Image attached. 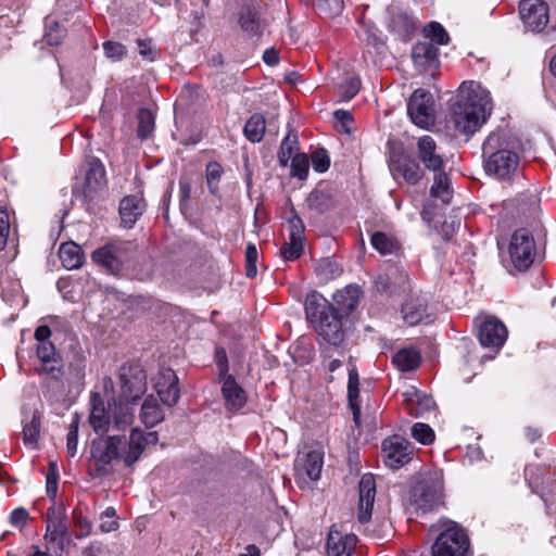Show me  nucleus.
<instances>
[{
    "label": "nucleus",
    "instance_id": "1",
    "mask_svg": "<svg viewBox=\"0 0 556 556\" xmlns=\"http://www.w3.org/2000/svg\"><path fill=\"white\" fill-rule=\"evenodd\" d=\"M483 168L488 176L513 182L522 176L519 142L506 130L492 131L482 144Z\"/></svg>",
    "mask_w": 556,
    "mask_h": 556
},
{
    "label": "nucleus",
    "instance_id": "2",
    "mask_svg": "<svg viewBox=\"0 0 556 556\" xmlns=\"http://www.w3.org/2000/svg\"><path fill=\"white\" fill-rule=\"evenodd\" d=\"M304 309L307 320L315 332L326 343L341 348L345 341V317L333 311L330 302L319 292L313 291L306 295Z\"/></svg>",
    "mask_w": 556,
    "mask_h": 556
},
{
    "label": "nucleus",
    "instance_id": "3",
    "mask_svg": "<svg viewBox=\"0 0 556 556\" xmlns=\"http://www.w3.org/2000/svg\"><path fill=\"white\" fill-rule=\"evenodd\" d=\"M93 478H102L112 473L111 464L113 460H122L126 467L135 463H128L129 444L124 435H109L103 439L93 440L90 446Z\"/></svg>",
    "mask_w": 556,
    "mask_h": 556
},
{
    "label": "nucleus",
    "instance_id": "4",
    "mask_svg": "<svg viewBox=\"0 0 556 556\" xmlns=\"http://www.w3.org/2000/svg\"><path fill=\"white\" fill-rule=\"evenodd\" d=\"M486 116L485 104L470 100L457 101L453 106L448 123L452 124L456 132L469 136L485 123Z\"/></svg>",
    "mask_w": 556,
    "mask_h": 556
},
{
    "label": "nucleus",
    "instance_id": "5",
    "mask_svg": "<svg viewBox=\"0 0 556 556\" xmlns=\"http://www.w3.org/2000/svg\"><path fill=\"white\" fill-rule=\"evenodd\" d=\"M443 482L438 472L422 477L410 491V501L416 511H432L443 505Z\"/></svg>",
    "mask_w": 556,
    "mask_h": 556
},
{
    "label": "nucleus",
    "instance_id": "6",
    "mask_svg": "<svg viewBox=\"0 0 556 556\" xmlns=\"http://www.w3.org/2000/svg\"><path fill=\"white\" fill-rule=\"evenodd\" d=\"M441 528L432 544V556H466L469 538L465 530L451 520L444 521Z\"/></svg>",
    "mask_w": 556,
    "mask_h": 556
},
{
    "label": "nucleus",
    "instance_id": "7",
    "mask_svg": "<svg viewBox=\"0 0 556 556\" xmlns=\"http://www.w3.org/2000/svg\"><path fill=\"white\" fill-rule=\"evenodd\" d=\"M389 168L394 179L402 178L410 186L417 185L425 177L419 161L401 146L390 150Z\"/></svg>",
    "mask_w": 556,
    "mask_h": 556
},
{
    "label": "nucleus",
    "instance_id": "8",
    "mask_svg": "<svg viewBox=\"0 0 556 556\" xmlns=\"http://www.w3.org/2000/svg\"><path fill=\"white\" fill-rule=\"evenodd\" d=\"M119 401L134 403L147 391V375L139 365L125 364L119 368Z\"/></svg>",
    "mask_w": 556,
    "mask_h": 556
},
{
    "label": "nucleus",
    "instance_id": "9",
    "mask_svg": "<svg viewBox=\"0 0 556 556\" xmlns=\"http://www.w3.org/2000/svg\"><path fill=\"white\" fill-rule=\"evenodd\" d=\"M509 255L514 266L527 270L534 261L535 242L529 230L522 228L514 232L509 244Z\"/></svg>",
    "mask_w": 556,
    "mask_h": 556
},
{
    "label": "nucleus",
    "instance_id": "10",
    "mask_svg": "<svg viewBox=\"0 0 556 556\" xmlns=\"http://www.w3.org/2000/svg\"><path fill=\"white\" fill-rule=\"evenodd\" d=\"M433 105L432 94L427 90L417 89L408 100L407 113L416 126L428 128L434 124Z\"/></svg>",
    "mask_w": 556,
    "mask_h": 556
},
{
    "label": "nucleus",
    "instance_id": "11",
    "mask_svg": "<svg viewBox=\"0 0 556 556\" xmlns=\"http://www.w3.org/2000/svg\"><path fill=\"white\" fill-rule=\"evenodd\" d=\"M414 454L413 444L405 438L394 434L382 441V455L387 467L399 469L408 464Z\"/></svg>",
    "mask_w": 556,
    "mask_h": 556
},
{
    "label": "nucleus",
    "instance_id": "12",
    "mask_svg": "<svg viewBox=\"0 0 556 556\" xmlns=\"http://www.w3.org/2000/svg\"><path fill=\"white\" fill-rule=\"evenodd\" d=\"M124 243H108L92 252V261L105 268L109 273L117 275L122 271L127 260Z\"/></svg>",
    "mask_w": 556,
    "mask_h": 556
},
{
    "label": "nucleus",
    "instance_id": "13",
    "mask_svg": "<svg viewBox=\"0 0 556 556\" xmlns=\"http://www.w3.org/2000/svg\"><path fill=\"white\" fill-rule=\"evenodd\" d=\"M519 14L526 27L532 31L543 30L548 23V7L543 0H521Z\"/></svg>",
    "mask_w": 556,
    "mask_h": 556
},
{
    "label": "nucleus",
    "instance_id": "14",
    "mask_svg": "<svg viewBox=\"0 0 556 556\" xmlns=\"http://www.w3.org/2000/svg\"><path fill=\"white\" fill-rule=\"evenodd\" d=\"M417 160L424 167L433 173H439L445 167V160L439 152L437 141L430 135H424L416 142Z\"/></svg>",
    "mask_w": 556,
    "mask_h": 556
},
{
    "label": "nucleus",
    "instance_id": "15",
    "mask_svg": "<svg viewBox=\"0 0 556 556\" xmlns=\"http://www.w3.org/2000/svg\"><path fill=\"white\" fill-rule=\"evenodd\" d=\"M293 215L288 220L289 227V241L286 242L281 249V256L286 261H294L299 258L303 253V241L305 226L302 218L292 211Z\"/></svg>",
    "mask_w": 556,
    "mask_h": 556
},
{
    "label": "nucleus",
    "instance_id": "16",
    "mask_svg": "<svg viewBox=\"0 0 556 556\" xmlns=\"http://www.w3.org/2000/svg\"><path fill=\"white\" fill-rule=\"evenodd\" d=\"M412 58L416 68L424 74L434 76L440 66L439 49L431 41H422L414 45Z\"/></svg>",
    "mask_w": 556,
    "mask_h": 556
},
{
    "label": "nucleus",
    "instance_id": "17",
    "mask_svg": "<svg viewBox=\"0 0 556 556\" xmlns=\"http://www.w3.org/2000/svg\"><path fill=\"white\" fill-rule=\"evenodd\" d=\"M508 336L506 326L497 318L485 319L479 327L478 338L482 346L498 351Z\"/></svg>",
    "mask_w": 556,
    "mask_h": 556
},
{
    "label": "nucleus",
    "instance_id": "18",
    "mask_svg": "<svg viewBox=\"0 0 556 556\" xmlns=\"http://www.w3.org/2000/svg\"><path fill=\"white\" fill-rule=\"evenodd\" d=\"M358 493L357 519L361 523H367L371 518L376 496V481L371 473L363 475L358 483Z\"/></svg>",
    "mask_w": 556,
    "mask_h": 556
},
{
    "label": "nucleus",
    "instance_id": "19",
    "mask_svg": "<svg viewBox=\"0 0 556 556\" xmlns=\"http://www.w3.org/2000/svg\"><path fill=\"white\" fill-rule=\"evenodd\" d=\"M178 383V377L173 369L165 368L160 372L155 390L164 405L172 407L177 404L180 397Z\"/></svg>",
    "mask_w": 556,
    "mask_h": 556
},
{
    "label": "nucleus",
    "instance_id": "20",
    "mask_svg": "<svg viewBox=\"0 0 556 556\" xmlns=\"http://www.w3.org/2000/svg\"><path fill=\"white\" fill-rule=\"evenodd\" d=\"M362 290L357 285H348L345 288L338 290L332 295L333 302L330 305L339 315L348 318L350 314L357 307Z\"/></svg>",
    "mask_w": 556,
    "mask_h": 556
},
{
    "label": "nucleus",
    "instance_id": "21",
    "mask_svg": "<svg viewBox=\"0 0 556 556\" xmlns=\"http://www.w3.org/2000/svg\"><path fill=\"white\" fill-rule=\"evenodd\" d=\"M106 185V174L103 163L94 156L87 160V170L85 175L84 195L93 198V195Z\"/></svg>",
    "mask_w": 556,
    "mask_h": 556
},
{
    "label": "nucleus",
    "instance_id": "22",
    "mask_svg": "<svg viewBox=\"0 0 556 556\" xmlns=\"http://www.w3.org/2000/svg\"><path fill=\"white\" fill-rule=\"evenodd\" d=\"M357 544V536L353 533L343 534L331 527L326 543L328 556H352Z\"/></svg>",
    "mask_w": 556,
    "mask_h": 556
},
{
    "label": "nucleus",
    "instance_id": "23",
    "mask_svg": "<svg viewBox=\"0 0 556 556\" xmlns=\"http://www.w3.org/2000/svg\"><path fill=\"white\" fill-rule=\"evenodd\" d=\"M222 394L225 400V406L230 412L241 409L248 402L247 392L236 381L232 375H226L223 379Z\"/></svg>",
    "mask_w": 556,
    "mask_h": 556
},
{
    "label": "nucleus",
    "instance_id": "24",
    "mask_svg": "<svg viewBox=\"0 0 556 556\" xmlns=\"http://www.w3.org/2000/svg\"><path fill=\"white\" fill-rule=\"evenodd\" d=\"M128 440L129 454L128 463H137L148 445H155L159 441L157 432H144L134 428Z\"/></svg>",
    "mask_w": 556,
    "mask_h": 556
},
{
    "label": "nucleus",
    "instance_id": "25",
    "mask_svg": "<svg viewBox=\"0 0 556 556\" xmlns=\"http://www.w3.org/2000/svg\"><path fill=\"white\" fill-rule=\"evenodd\" d=\"M144 204L137 195H127L119 203V215L122 224L131 228L142 215Z\"/></svg>",
    "mask_w": 556,
    "mask_h": 556
},
{
    "label": "nucleus",
    "instance_id": "26",
    "mask_svg": "<svg viewBox=\"0 0 556 556\" xmlns=\"http://www.w3.org/2000/svg\"><path fill=\"white\" fill-rule=\"evenodd\" d=\"M91 413L89 422L96 432H106L111 424L110 412L105 408L104 402L99 394H93L91 397Z\"/></svg>",
    "mask_w": 556,
    "mask_h": 556
},
{
    "label": "nucleus",
    "instance_id": "27",
    "mask_svg": "<svg viewBox=\"0 0 556 556\" xmlns=\"http://www.w3.org/2000/svg\"><path fill=\"white\" fill-rule=\"evenodd\" d=\"M348 400L353 420L356 427H361L359 377L354 365L349 369Z\"/></svg>",
    "mask_w": 556,
    "mask_h": 556
},
{
    "label": "nucleus",
    "instance_id": "28",
    "mask_svg": "<svg viewBox=\"0 0 556 556\" xmlns=\"http://www.w3.org/2000/svg\"><path fill=\"white\" fill-rule=\"evenodd\" d=\"M238 23L249 36H261L263 26L258 11L252 5H244L239 12Z\"/></svg>",
    "mask_w": 556,
    "mask_h": 556
},
{
    "label": "nucleus",
    "instance_id": "29",
    "mask_svg": "<svg viewBox=\"0 0 556 556\" xmlns=\"http://www.w3.org/2000/svg\"><path fill=\"white\" fill-rule=\"evenodd\" d=\"M307 206L316 214H324L334 207L336 201L329 189L315 188L306 198Z\"/></svg>",
    "mask_w": 556,
    "mask_h": 556
},
{
    "label": "nucleus",
    "instance_id": "30",
    "mask_svg": "<svg viewBox=\"0 0 556 556\" xmlns=\"http://www.w3.org/2000/svg\"><path fill=\"white\" fill-rule=\"evenodd\" d=\"M428 305L421 298H413L406 301L402 306V314L405 323L415 326L428 317Z\"/></svg>",
    "mask_w": 556,
    "mask_h": 556
},
{
    "label": "nucleus",
    "instance_id": "31",
    "mask_svg": "<svg viewBox=\"0 0 556 556\" xmlns=\"http://www.w3.org/2000/svg\"><path fill=\"white\" fill-rule=\"evenodd\" d=\"M60 260L66 269H77L85 261L81 248L75 242H64L59 249Z\"/></svg>",
    "mask_w": 556,
    "mask_h": 556
},
{
    "label": "nucleus",
    "instance_id": "32",
    "mask_svg": "<svg viewBox=\"0 0 556 556\" xmlns=\"http://www.w3.org/2000/svg\"><path fill=\"white\" fill-rule=\"evenodd\" d=\"M140 419L147 428H152L163 421L164 412L153 395L146 397L140 412Z\"/></svg>",
    "mask_w": 556,
    "mask_h": 556
},
{
    "label": "nucleus",
    "instance_id": "33",
    "mask_svg": "<svg viewBox=\"0 0 556 556\" xmlns=\"http://www.w3.org/2000/svg\"><path fill=\"white\" fill-rule=\"evenodd\" d=\"M421 363L420 353L414 348L397 351L392 357V364L403 372L415 370Z\"/></svg>",
    "mask_w": 556,
    "mask_h": 556
},
{
    "label": "nucleus",
    "instance_id": "34",
    "mask_svg": "<svg viewBox=\"0 0 556 556\" xmlns=\"http://www.w3.org/2000/svg\"><path fill=\"white\" fill-rule=\"evenodd\" d=\"M434 407L435 402L430 395L415 392L406 397V408L409 415L414 417H424L427 413L433 410Z\"/></svg>",
    "mask_w": 556,
    "mask_h": 556
},
{
    "label": "nucleus",
    "instance_id": "35",
    "mask_svg": "<svg viewBox=\"0 0 556 556\" xmlns=\"http://www.w3.org/2000/svg\"><path fill=\"white\" fill-rule=\"evenodd\" d=\"M370 243L375 250L382 255L397 253L402 245L401 242L391 235L383 231H376L371 235Z\"/></svg>",
    "mask_w": 556,
    "mask_h": 556
},
{
    "label": "nucleus",
    "instance_id": "36",
    "mask_svg": "<svg viewBox=\"0 0 556 556\" xmlns=\"http://www.w3.org/2000/svg\"><path fill=\"white\" fill-rule=\"evenodd\" d=\"M129 404L130 403L119 400L118 402L114 401L112 421L114 428L117 430L125 429L134 421V410Z\"/></svg>",
    "mask_w": 556,
    "mask_h": 556
},
{
    "label": "nucleus",
    "instance_id": "37",
    "mask_svg": "<svg viewBox=\"0 0 556 556\" xmlns=\"http://www.w3.org/2000/svg\"><path fill=\"white\" fill-rule=\"evenodd\" d=\"M430 194L433 198H439L443 203H450L452 199L451 181L444 169L434 173V181L430 189Z\"/></svg>",
    "mask_w": 556,
    "mask_h": 556
},
{
    "label": "nucleus",
    "instance_id": "38",
    "mask_svg": "<svg viewBox=\"0 0 556 556\" xmlns=\"http://www.w3.org/2000/svg\"><path fill=\"white\" fill-rule=\"evenodd\" d=\"M265 128V117L260 113H255L247 121L243 132L249 141L255 143L263 139Z\"/></svg>",
    "mask_w": 556,
    "mask_h": 556
},
{
    "label": "nucleus",
    "instance_id": "39",
    "mask_svg": "<svg viewBox=\"0 0 556 556\" xmlns=\"http://www.w3.org/2000/svg\"><path fill=\"white\" fill-rule=\"evenodd\" d=\"M138 127L137 136L141 140L150 138L154 130L155 118L152 112L148 109H140L137 113Z\"/></svg>",
    "mask_w": 556,
    "mask_h": 556
},
{
    "label": "nucleus",
    "instance_id": "40",
    "mask_svg": "<svg viewBox=\"0 0 556 556\" xmlns=\"http://www.w3.org/2000/svg\"><path fill=\"white\" fill-rule=\"evenodd\" d=\"M224 168L220 163L211 161L205 167V178L210 192L217 195L219 191V181L223 177Z\"/></svg>",
    "mask_w": 556,
    "mask_h": 556
},
{
    "label": "nucleus",
    "instance_id": "41",
    "mask_svg": "<svg viewBox=\"0 0 556 556\" xmlns=\"http://www.w3.org/2000/svg\"><path fill=\"white\" fill-rule=\"evenodd\" d=\"M324 459L321 453L312 451L307 453L304 462V470L308 478L316 481L320 478Z\"/></svg>",
    "mask_w": 556,
    "mask_h": 556
},
{
    "label": "nucleus",
    "instance_id": "42",
    "mask_svg": "<svg viewBox=\"0 0 556 556\" xmlns=\"http://www.w3.org/2000/svg\"><path fill=\"white\" fill-rule=\"evenodd\" d=\"M298 148V135L290 131L281 142L280 151L278 154L279 164L286 167L289 161L293 157V152Z\"/></svg>",
    "mask_w": 556,
    "mask_h": 556
},
{
    "label": "nucleus",
    "instance_id": "43",
    "mask_svg": "<svg viewBox=\"0 0 556 556\" xmlns=\"http://www.w3.org/2000/svg\"><path fill=\"white\" fill-rule=\"evenodd\" d=\"M37 372L39 375H46L53 380L61 381L64 374L61 355L49 359V362H41V366L37 369Z\"/></svg>",
    "mask_w": 556,
    "mask_h": 556
},
{
    "label": "nucleus",
    "instance_id": "44",
    "mask_svg": "<svg viewBox=\"0 0 556 556\" xmlns=\"http://www.w3.org/2000/svg\"><path fill=\"white\" fill-rule=\"evenodd\" d=\"M40 416L34 414L31 420L23 428V440L26 445L35 447L40 434Z\"/></svg>",
    "mask_w": 556,
    "mask_h": 556
},
{
    "label": "nucleus",
    "instance_id": "45",
    "mask_svg": "<svg viewBox=\"0 0 556 556\" xmlns=\"http://www.w3.org/2000/svg\"><path fill=\"white\" fill-rule=\"evenodd\" d=\"M412 437L424 445H430L435 440V433L433 429L424 422H416L412 427Z\"/></svg>",
    "mask_w": 556,
    "mask_h": 556
},
{
    "label": "nucleus",
    "instance_id": "46",
    "mask_svg": "<svg viewBox=\"0 0 556 556\" xmlns=\"http://www.w3.org/2000/svg\"><path fill=\"white\" fill-rule=\"evenodd\" d=\"M359 89L361 79L356 76H350L339 85L338 92L342 100L349 101L358 93Z\"/></svg>",
    "mask_w": 556,
    "mask_h": 556
},
{
    "label": "nucleus",
    "instance_id": "47",
    "mask_svg": "<svg viewBox=\"0 0 556 556\" xmlns=\"http://www.w3.org/2000/svg\"><path fill=\"white\" fill-rule=\"evenodd\" d=\"M309 162L304 153H296L291 160V175L299 179H305L308 174Z\"/></svg>",
    "mask_w": 556,
    "mask_h": 556
},
{
    "label": "nucleus",
    "instance_id": "48",
    "mask_svg": "<svg viewBox=\"0 0 556 556\" xmlns=\"http://www.w3.org/2000/svg\"><path fill=\"white\" fill-rule=\"evenodd\" d=\"M67 534L68 532L46 529L45 540L48 544V549H53L54 552H62L64 548V541Z\"/></svg>",
    "mask_w": 556,
    "mask_h": 556
},
{
    "label": "nucleus",
    "instance_id": "49",
    "mask_svg": "<svg viewBox=\"0 0 556 556\" xmlns=\"http://www.w3.org/2000/svg\"><path fill=\"white\" fill-rule=\"evenodd\" d=\"M106 58L114 62L121 61L126 56L127 50L124 45L117 41H105L102 45Z\"/></svg>",
    "mask_w": 556,
    "mask_h": 556
},
{
    "label": "nucleus",
    "instance_id": "50",
    "mask_svg": "<svg viewBox=\"0 0 556 556\" xmlns=\"http://www.w3.org/2000/svg\"><path fill=\"white\" fill-rule=\"evenodd\" d=\"M257 257L258 253L256 247L253 243H249L245 249V275L248 278H254L257 274Z\"/></svg>",
    "mask_w": 556,
    "mask_h": 556
},
{
    "label": "nucleus",
    "instance_id": "51",
    "mask_svg": "<svg viewBox=\"0 0 556 556\" xmlns=\"http://www.w3.org/2000/svg\"><path fill=\"white\" fill-rule=\"evenodd\" d=\"M427 31L431 42L434 41L438 45H446L450 41L448 34L438 22H431L427 27Z\"/></svg>",
    "mask_w": 556,
    "mask_h": 556
},
{
    "label": "nucleus",
    "instance_id": "52",
    "mask_svg": "<svg viewBox=\"0 0 556 556\" xmlns=\"http://www.w3.org/2000/svg\"><path fill=\"white\" fill-rule=\"evenodd\" d=\"M312 166L317 173H325L330 166V157L323 148L317 149L312 154Z\"/></svg>",
    "mask_w": 556,
    "mask_h": 556
},
{
    "label": "nucleus",
    "instance_id": "53",
    "mask_svg": "<svg viewBox=\"0 0 556 556\" xmlns=\"http://www.w3.org/2000/svg\"><path fill=\"white\" fill-rule=\"evenodd\" d=\"M318 10L327 16H336L343 11V0H317Z\"/></svg>",
    "mask_w": 556,
    "mask_h": 556
},
{
    "label": "nucleus",
    "instance_id": "54",
    "mask_svg": "<svg viewBox=\"0 0 556 556\" xmlns=\"http://www.w3.org/2000/svg\"><path fill=\"white\" fill-rule=\"evenodd\" d=\"M10 231V215L5 207H0V251H2L8 242Z\"/></svg>",
    "mask_w": 556,
    "mask_h": 556
},
{
    "label": "nucleus",
    "instance_id": "55",
    "mask_svg": "<svg viewBox=\"0 0 556 556\" xmlns=\"http://www.w3.org/2000/svg\"><path fill=\"white\" fill-rule=\"evenodd\" d=\"M190 198H191V182L188 178L181 177L179 179V203H180V210L182 212L187 208Z\"/></svg>",
    "mask_w": 556,
    "mask_h": 556
},
{
    "label": "nucleus",
    "instance_id": "56",
    "mask_svg": "<svg viewBox=\"0 0 556 556\" xmlns=\"http://www.w3.org/2000/svg\"><path fill=\"white\" fill-rule=\"evenodd\" d=\"M37 356L40 362H49L51 358L60 356L51 342L39 343L37 346Z\"/></svg>",
    "mask_w": 556,
    "mask_h": 556
},
{
    "label": "nucleus",
    "instance_id": "57",
    "mask_svg": "<svg viewBox=\"0 0 556 556\" xmlns=\"http://www.w3.org/2000/svg\"><path fill=\"white\" fill-rule=\"evenodd\" d=\"M28 518V511L23 507H18L13 509L10 514V523L15 528L23 529L26 526Z\"/></svg>",
    "mask_w": 556,
    "mask_h": 556
},
{
    "label": "nucleus",
    "instance_id": "58",
    "mask_svg": "<svg viewBox=\"0 0 556 556\" xmlns=\"http://www.w3.org/2000/svg\"><path fill=\"white\" fill-rule=\"evenodd\" d=\"M137 45L139 49V54L149 61H154L156 56V51L152 46L151 39H137Z\"/></svg>",
    "mask_w": 556,
    "mask_h": 556
},
{
    "label": "nucleus",
    "instance_id": "59",
    "mask_svg": "<svg viewBox=\"0 0 556 556\" xmlns=\"http://www.w3.org/2000/svg\"><path fill=\"white\" fill-rule=\"evenodd\" d=\"M66 514L62 503L53 502L46 514V521L65 520Z\"/></svg>",
    "mask_w": 556,
    "mask_h": 556
},
{
    "label": "nucleus",
    "instance_id": "60",
    "mask_svg": "<svg viewBox=\"0 0 556 556\" xmlns=\"http://www.w3.org/2000/svg\"><path fill=\"white\" fill-rule=\"evenodd\" d=\"M393 532L392 525L389 520H381L379 523L375 525L372 529V535L377 539H387Z\"/></svg>",
    "mask_w": 556,
    "mask_h": 556
},
{
    "label": "nucleus",
    "instance_id": "61",
    "mask_svg": "<svg viewBox=\"0 0 556 556\" xmlns=\"http://www.w3.org/2000/svg\"><path fill=\"white\" fill-rule=\"evenodd\" d=\"M215 359H216V365L219 368L220 374L226 376L228 372V358H227V353H226L225 349H223V348L216 349Z\"/></svg>",
    "mask_w": 556,
    "mask_h": 556
},
{
    "label": "nucleus",
    "instance_id": "62",
    "mask_svg": "<svg viewBox=\"0 0 556 556\" xmlns=\"http://www.w3.org/2000/svg\"><path fill=\"white\" fill-rule=\"evenodd\" d=\"M333 116L339 122L345 131H349L348 126L353 122V116L349 111L337 110L333 112Z\"/></svg>",
    "mask_w": 556,
    "mask_h": 556
},
{
    "label": "nucleus",
    "instance_id": "63",
    "mask_svg": "<svg viewBox=\"0 0 556 556\" xmlns=\"http://www.w3.org/2000/svg\"><path fill=\"white\" fill-rule=\"evenodd\" d=\"M78 434L75 431H68L66 437V452L70 457H74L77 453Z\"/></svg>",
    "mask_w": 556,
    "mask_h": 556
},
{
    "label": "nucleus",
    "instance_id": "64",
    "mask_svg": "<svg viewBox=\"0 0 556 556\" xmlns=\"http://www.w3.org/2000/svg\"><path fill=\"white\" fill-rule=\"evenodd\" d=\"M51 337V330L48 326L46 325H42V326H39L37 327V329L35 330V339L39 342V343H43V342H50L49 341V338Z\"/></svg>",
    "mask_w": 556,
    "mask_h": 556
}]
</instances>
